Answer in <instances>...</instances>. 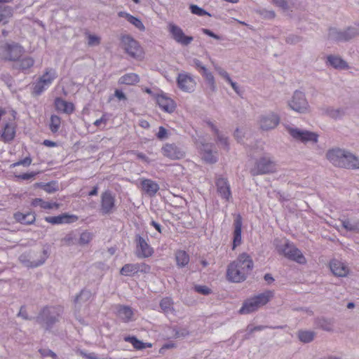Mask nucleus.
<instances>
[{"label": "nucleus", "instance_id": "obj_59", "mask_svg": "<svg viewBox=\"0 0 359 359\" xmlns=\"http://www.w3.org/2000/svg\"><path fill=\"white\" fill-rule=\"evenodd\" d=\"M43 144L48 147H54L57 146V143L51 140H45L43 142Z\"/></svg>", "mask_w": 359, "mask_h": 359}, {"label": "nucleus", "instance_id": "obj_11", "mask_svg": "<svg viewBox=\"0 0 359 359\" xmlns=\"http://www.w3.org/2000/svg\"><path fill=\"white\" fill-rule=\"evenodd\" d=\"M151 266L146 263L126 264L120 270V273L125 276H133L138 273H149Z\"/></svg>", "mask_w": 359, "mask_h": 359}, {"label": "nucleus", "instance_id": "obj_64", "mask_svg": "<svg viewBox=\"0 0 359 359\" xmlns=\"http://www.w3.org/2000/svg\"><path fill=\"white\" fill-rule=\"evenodd\" d=\"M264 279L266 281L269 282V283H271L273 280V277L271 276V274L269 273H266L265 276H264Z\"/></svg>", "mask_w": 359, "mask_h": 359}, {"label": "nucleus", "instance_id": "obj_23", "mask_svg": "<svg viewBox=\"0 0 359 359\" xmlns=\"http://www.w3.org/2000/svg\"><path fill=\"white\" fill-rule=\"evenodd\" d=\"M141 189L149 196H154L159 190L158 184L150 179L140 180Z\"/></svg>", "mask_w": 359, "mask_h": 359}, {"label": "nucleus", "instance_id": "obj_52", "mask_svg": "<svg viewBox=\"0 0 359 359\" xmlns=\"http://www.w3.org/2000/svg\"><path fill=\"white\" fill-rule=\"evenodd\" d=\"M100 39L95 35L90 34L88 36V44L90 46L97 45L100 43Z\"/></svg>", "mask_w": 359, "mask_h": 359}, {"label": "nucleus", "instance_id": "obj_48", "mask_svg": "<svg viewBox=\"0 0 359 359\" xmlns=\"http://www.w3.org/2000/svg\"><path fill=\"white\" fill-rule=\"evenodd\" d=\"M36 175V172H31L23 174L15 175V177L19 180H29L30 179L34 178Z\"/></svg>", "mask_w": 359, "mask_h": 359}, {"label": "nucleus", "instance_id": "obj_38", "mask_svg": "<svg viewBox=\"0 0 359 359\" xmlns=\"http://www.w3.org/2000/svg\"><path fill=\"white\" fill-rule=\"evenodd\" d=\"M61 126V118L57 115H51L49 122V128L53 133H56Z\"/></svg>", "mask_w": 359, "mask_h": 359}, {"label": "nucleus", "instance_id": "obj_63", "mask_svg": "<svg viewBox=\"0 0 359 359\" xmlns=\"http://www.w3.org/2000/svg\"><path fill=\"white\" fill-rule=\"evenodd\" d=\"M97 191H98V187H94L93 189L89 192L88 195L90 196H95L97 194Z\"/></svg>", "mask_w": 359, "mask_h": 359}, {"label": "nucleus", "instance_id": "obj_44", "mask_svg": "<svg viewBox=\"0 0 359 359\" xmlns=\"http://www.w3.org/2000/svg\"><path fill=\"white\" fill-rule=\"evenodd\" d=\"M343 226L349 231H359V222L352 223L349 220H344L343 222Z\"/></svg>", "mask_w": 359, "mask_h": 359}, {"label": "nucleus", "instance_id": "obj_15", "mask_svg": "<svg viewBox=\"0 0 359 359\" xmlns=\"http://www.w3.org/2000/svg\"><path fill=\"white\" fill-rule=\"evenodd\" d=\"M155 100L156 104L165 112L172 113L176 108L175 102L166 95L165 93H159L156 95Z\"/></svg>", "mask_w": 359, "mask_h": 359}, {"label": "nucleus", "instance_id": "obj_42", "mask_svg": "<svg viewBox=\"0 0 359 359\" xmlns=\"http://www.w3.org/2000/svg\"><path fill=\"white\" fill-rule=\"evenodd\" d=\"M37 186H40L48 194H53L58 190V186L54 182H48L45 184H36Z\"/></svg>", "mask_w": 359, "mask_h": 359}, {"label": "nucleus", "instance_id": "obj_55", "mask_svg": "<svg viewBox=\"0 0 359 359\" xmlns=\"http://www.w3.org/2000/svg\"><path fill=\"white\" fill-rule=\"evenodd\" d=\"M202 32L203 33H204L205 34L209 36H211L215 39H220L221 37L217 34H215V33H213L211 30L208 29H202Z\"/></svg>", "mask_w": 359, "mask_h": 359}, {"label": "nucleus", "instance_id": "obj_39", "mask_svg": "<svg viewBox=\"0 0 359 359\" xmlns=\"http://www.w3.org/2000/svg\"><path fill=\"white\" fill-rule=\"evenodd\" d=\"M315 337V333L312 331L300 330L298 332L299 339L304 343H309L313 341Z\"/></svg>", "mask_w": 359, "mask_h": 359}, {"label": "nucleus", "instance_id": "obj_40", "mask_svg": "<svg viewBox=\"0 0 359 359\" xmlns=\"http://www.w3.org/2000/svg\"><path fill=\"white\" fill-rule=\"evenodd\" d=\"M353 32L351 29H348L344 32H338L333 38L337 41H346L350 39L353 36Z\"/></svg>", "mask_w": 359, "mask_h": 359}, {"label": "nucleus", "instance_id": "obj_28", "mask_svg": "<svg viewBox=\"0 0 359 359\" xmlns=\"http://www.w3.org/2000/svg\"><path fill=\"white\" fill-rule=\"evenodd\" d=\"M133 314V309L129 306L119 305L117 307L116 315L124 323L132 320Z\"/></svg>", "mask_w": 359, "mask_h": 359}, {"label": "nucleus", "instance_id": "obj_31", "mask_svg": "<svg viewBox=\"0 0 359 359\" xmlns=\"http://www.w3.org/2000/svg\"><path fill=\"white\" fill-rule=\"evenodd\" d=\"M124 341L130 343L136 350H142L153 346L151 343H144L135 336H126L124 337Z\"/></svg>", "mask_w": 359, "mask_h": 359}, {"label": "nucleus", "instance_id": "obj_6", "mask_svg": "<svg viewBox=\"0 0 359 359\" xmlns=\"http://www.w3.org/2000/svg\"><path fill=\"white\" fill-rule=\"evenodd\" d=\"M121 46L125 51L133 58L142 60L144 57V50L139 43L129 36L121 38Z\"/></svg>", "mask_w": 359, "mask_h": 359}, {"label": "nucleus", "instance_id": "obj_32", "mask_svg": "<svg viewBox=\"0 0 359 359\" xmlns=\"http://www.w3.org/2000/svg\"><path fill=\"white\" fill-rule=\"evenodd\" d=\"M140 81L139 76L135 73L126 74L118 79V83L121 85L133 86Z\"/></svg>", "mask_w": 359, "mask_h": 359}, {"label": "nucleus", "instance_id": "obj_1", "mask_svg": "<svg viewBox=\"0 0 359 359\" xmlns=\"http://www.w3.org/2000/svg\"><path fill=\"white\" fill-rule=\"evenodd\" d=\"M252 268L253 262L250 256L247 253H242L228 266L226 278L231 282L241 283L246 279Z\"/></svg>", "mask_w": 359, "mask_h": 359}, {"label": "nucleus", "instance_id": "obj_61", "mask_svg": "<svg viewBox=\"0 0 359 359\" xmlns=\"http://www.w3.org/2000/svg\"><path fill=\"white\" fill-rule=\"evenodd\" d=\"M151 225L154 226L159 233H161V226L158 223L152 220L151 222Z\"/></svg>", "mask_w": 359, "mask_h": 359}, {"label": "nucleus", "instance_id": "obj_50", "mask_svg": "<svg viewBox=\"0 0 359 359\" xmlns=\"http://www.w3.org/2000/svg\"><path fill=\"white\" fill-rule=\"evenodd\" d=\"M32 158L30 157H25L24 159L20 160L16 163H13L11 167H15L20 165H22L25 167H28L32 163Z\"/></svg>", "mask_w": 359, "mask_h": 359}, {"label": "nucleus", "instance_id": "obj_49", "mask_svg": "<svg viewBox=\"0 0 359 359\" xmlns=\"http://www.w3.org/2000/svg\"><path fill=\"white\" fill-rule=\"evenodd\" d=\"M109 120V115L107 113H104L100 118L97 119L93 123V125L96 127H99L101 124L106 125Z\"/></svg>", "mask_w": 359, "mask_h": 359}, {"label": "nucleus", "instance_id": "obj_8", "mask_svg": "<svg viewBox=\"0 0 359 359\" xmlns=\"http://www.w3.org/2000/svg\"><path fill=\"white\" fill-rule=\"evenodd\" d=\"M277 249L280 254L283 255L286 258L290 260L301 264L306 262V259L302 252L289 242H285L283 248H278Z\"/></svg>", "mask_w": 359, "mask_h": 359}, {"label": "nucleus", "instance_id": "obj_62", "mask_svg": "<svg viewBox=\"0 0 359 359\" xmlns=\"http://www.w3.org/2000/svg\"><path fill=\"white\" fill-rule=\"evenodd\" d=\"M18 316H22V318L27 319V316L26 314V312H25V306H22L20 309V311L18 313Z\"/></svg>", "mask_w": 359, "mask_h": 359}, {"label": "nucleus", "instance_id": "obj_47", "mask_svg": "<svg viewBox=\"0 0 359 359\" xmlns=\"http://www.w3.org/2000/svg\"><path fill=\"white\" fill-rule=\"evenodd\" d=\"M219 74L226 80V81H228L231 84V86H232L233 90L237 93H239L238 90V87L236 86V83L231 80V79L230 78L229 74L226 72H225V71H221L219 72Z\"/></svg>", "mask_w": 359, "mask_h": 359}, {"label": "nucleus", "instance_id": "obj_45", "mask_svg": "<svg viewBox=\"0 0 359 359\" xmlns=\"http://www.w3.org/2000/svg\"><path fill=\"white\" fill-rule=\"evenodd\" d=\"M92 233L88 231L83 232L79 238V243L81 245L87 244L92 240Z\"/></svg>", "mask_w": 359, "mask_h": 359}, {"label": "nucleus", "instance_id": "obj_21", "mask_svg": "<svg viewBox=\"0 0 359 359\" xmlns=\"http://www.w3.org/2000/svg\"><path fill=\"white\" fill-rule=\"evenodd\" d=\"M179 88L185 92H192L196 86V82L192 77L188 74H181L177 77Z\"/></svg>", "mask_w": 359, "mask_h": 359}, {"label": "nucleus", "instance_id": "obj_13", "mask_svg": "<svg viewBox=\"0 0 359 359\" xmlns=\"http://www.w3.org/2000/svg\"><path fill=\"white\" fill-rule=\"evenodd\" d=\"M115 209V197L109 191H105L102 194L100 201V212L103 215L113 212Z\"/></svg>", "mask_w": 359, "mask_h": 359}, {"label": "nucleus", "instance_id": "obj_53", "mask_svg": "<svg viewBox=\"0 0 359 359\" xmlns=\"http://www.w3.org/2000/svg\"><path fill=\"white\" fill-rule=\"evenodd\" d=\"M156 136L159 140L164 139L167 137V130L164 127L160 126Z\"/></svg>", "mask_w": 359, "mask_h": 359}, {"label": "nucleus", "instance_id": "obj_46", "mask_svg": "<svg viewBox=\"0 0 359 359\" xmlns=\"http://www.w3.org/2000/svg\"><path fill=\"white\" fill-rule=\"evenodd\" d=\"M190 10L193 14L197 15L198 16H203L208 14L205 10L196 5H191Z\"/></svg>", "mask_w": 359, "mask_h": 359}, {"label": "nucleus", "instance_id": "obj_2", "mask_svg": "<svg viewBox=\"0 0 359 359\" xmlns=\"http://www.w3.org/2000/svg\"><path fill=\"white\" fill-rule=\"evenodd\" d=\"M327 158L337 167L359 168V160L354 155L339 149L329 150Z\"/></svg>", "mask_w": 359, "mask_h": 359}, {"label": "nucleus", "instance_id": "obj_34", "mask_svg": "<svg viewBox=\"0 0 359 359\" xmlns=\"http://www.w3.org/2000/svg\"><path fill=\"white\" fill-rule=\"evenodd\" d=\"M175 259L178 266L183 267L189 262V255L184 250H177L175 252Z\"/></svg>", "mask_w": 359, "mask_h": 359}, {"label": "nucleus", "instance_id": "obj_43", "mask_svg": "<svg viewBox=\"0 0 359 359\" xmlns=\"http://www.w3.org/2000/svg\"><path fill=\"white\" fill-rule=\"evenodd\" d=\"M13 15V9L10 6L0 7V22L5 18H11Z\"/></svg>", "mask_w": 359, "mask_h": 359}, {"label": "nucleus", "instance_id": "obj_30", "mask_svg": "<svg viewBox=\"0 0 359 359\" xmlns=\"http://www.w3.org/2000/svg\"><path fill=\"white\" fill-rule=\"evenodd\" d=\"M16 62V68L19 70L26 72L30 68H32L34 65V60L31 56H25L22 57L19 61Z\"/></svg>", "mask_w": 359, "mask_h": 359}, {"label": "nucleus", "instance_id": "obj_51", "mask_svg": "<svg viewBox=\"0 0 359 359\" xmlns=\"http://www.w3.org/2000/svg\"><path fill=\"white\" fill-rule=\"evenodd\" d=\"M196 290L203 294H208L210 293V289L206 286L198 285L195 287Z\"/></svg>", "mask_w": 359, "mask_h": 359}, {"label": "nucleus", "instance_id": "obj_60", "mask_svg": "<svg viewBox=\"0 0 359 359\" xmlns=\"http://www.w3.org/2000/svg\"><path fill=\"white\" fill-rule=\"evenodd\" d=\"M174 347H175V344H173V343L165 344L161 348V349L159 350V353H163V351L164 349H169V348H172Z\"/></svg>", "mask_w": 359, "mask_h": 359}, {"label": "nucleus", "instance_id": "obj_58", "mask_svg": "<svg viewBox=\"0 0 359 359\" xmlns=\"http://www.w3.org/2000/svg\"><path fill=\"white\" fill-rule=\"evenodd\" d=\"M139 126L144 129H147L150 127L149 123L147 120L144 119L140 121Z\"/></svg>", "mask_w": 359, "mask_h": 359}, {"label": "nucleus", "instance_id": "obj_10", "mask_svg": "<svg viewBox=\"0 0 359 359\" xmlns=\"http://www.w3.org/2000/svg\"><path fill=\"white\" fill-rule=\"evenodd\" d=\"M276 164L273 161L268 158L263 157L255 163V167L251 169L250 172L255 176L273 172L276 171Z\"/></svg>", "mask_w": 359, "mask_h": 359}, {"label": "nucleus", "instance_id": "obj_56", "mask_svg": "<svg viewBox=\"0 0 359 359\" xmlns=\"http://www.w3.org/2000/svg\"><path fill=\"white\" fill-rule=\"evenodd\" d=\"M114 95L118 100H126L125 94L120 90H116Z\"/></svg>", "mask_w": 359, "mask_h": 359}, {"label": "nucleus", "instance_id": "obj_20", "mask_svg": "<svg viewBox=\"0 0 359 359\" xmlns=\"http://www.w3.org/2000/svg\"><path fill=\"white\" fill-rule=\"evenodd\" d=\"M78 220V217L74 215L64 213L57 216L46 217L45 221L51 224H70Z\"/></svg>", "mask_w": 359, "mask_h": 359}, {"label": "nucleus", "instance_id": "obj_9", "mask_svg": "<svg viewBox=\"0 0 359 359\" xmlns=\"http://www.w3.org/2000/svg\"><path fill=\"white\" fill-rule=\"evenodd\" d=\"M63 309L61 306L46 307L40 313L39 319L44 322L48 328L57 321Z\"/></svg>", "mask_w": 359, "mask_h": 359}, {"label": "nucleus", "instance_id": "obj_41", "mask_svg": "<svg viewBox=\"0 0 359 359\" xmlns=\"http://www.w3.org/2000/svg\"><path fill=\"white\" fill-rule=\"evenodd\" d=\"M173 302L169 297H165L161 299L160 306L165 313H168L172 309Z\"/></svg>", "mask_w": 359, "mask_h": 359}, {"label": "nucleus", "instance_id": "obj_33", "mask_svg": "<svg viewBox=\"0 0 359 359\" xmlns=\"http://www.w3.org/2000/svg\"><path fill=\"white\" fill-rule=\"evenodd\" d=\"M118 15L120 17L125 18L130 24L134 25L136 28H137L140 31L145 30L144 25H143L142 21L139 18H137L128 13H126V12H120L118 13Z\"/></svg>", "mask_w": 359, "mask_h": 359}, {"label": "nucleus", "instance_id": "obj_14", "mask_svg": "<svg viewBox=\"0 0 359 359\" xmlns=\"http://www.w3.org/2000/svg\"><path fill=\"white\" fill-rule=\"evenodd\" d=\"M136 255L140 258H148L153 255L154 249L147 241L140 236H136Z\"/></svg>", "mask_w": 359, "mask_h": 359}, {"label": "nucleus", "instance_id": "obj_29", "mask_svg": "<svg viewBox=\"0 0 359 359\" xmlns=\"http://www.w3.org/2000/svg\"><path fill=\"white\" fill-rule=\"evenodd\" d=\"M31 205L32 207H40L43 210H52V209H58L60 208V204L55 202H48L45 201L42 198H34L31 201Z\"/></svg>", "mask_w": 359, "mask_h": 359}, {"label": "nucleus", "instance_id": "obj_3", "mask_svg": "<svg viewBox=\"0 0 359 359\" xmlns=\"http://www.w3.org/2000/svg\"><path fill=\"white\" fill-rule=\"evenodd\" d=\"M15 119L16 112L15 111L0 107V121L1 120L4 121L1 137L5 142L12 141L15 137L17 128Z\"/></svg>", "mask_w": 359, "mask_h": 359}, {"label": "nucleus", "instance_id": "obj_17", "mask_svg": "<svg viewBox=\"0 0 359 359\" xmlns=\"http://www.w3.org/2000/svg\"><path fill=\"white\" fill-rule=\"evenodd\" d=\"M163 155L171 160H179L184 156V152L175 144H165L161 149Z\"/></svg>", "mask_w": 359, "mask_h": 359}, {"label": "nucleus", "instance_id": "obj_27", "mask_svg": "<svg viewBox=\"0 0 359 359\" xmlns=\"http://www.w3.org/2000/svg\"><path fill=\"white\" fill-rule=\"evenodd\" d=\"M279 123V117L276 114H271L269 116L262 117L260 120V128L267 130L276 128Z\"/></svg>", "mask_w": 359, "mask_h": 359}, {"label": "nucleus", "instance_id": "obj_22", "mask_svg": "<svg viewBox=\"0 0 359 359\" xmlns=\"http://www.w3.org/2000/svg\"><path fill=\"white\" fill-rule=\"evenodd\" d=\"M55 110L58 112L72 114L74 110V104L71 102H67L61 97H56L54 101Z\"/></svg>", "mask_w": 359, "mask_h": 359}, {"label": "nucleus", "instance_id": "obj_12", "mask_svg": "<svg viewBox=\"0 0 359 359\" xmlns=\"http://www.w3.org/2000/svg\"><path fill=\"white\" fill-rule=\"evenodd\" d=\"M168 30L174 40L183 46H187L194 40L192 36H186L183 30L175 24L168 25Z\"/></svg>", "mask_w": 359, "mask_h": 359}, {"label": "nucleus", "instance_id": "obj_25", "mask_svg": "<svg viewBox=\"0 0 359 359\" xmlns=\"http://www.w3.org/2000/svg\"><path fill=\"white\" fill-rule=\"evenodd\" d=\"M332 272L337 276L344 277L348 273V266L341 261L333 259L330 263Z\"/></svg>", "mask_w": 359, "mask_h": 359}, {"label": "nucleus", "instance_id": "obj_24", "mask_svg": "<svg viewBox=\"0 0 359 359\" xmlns=\"http://www.w3.org/2000/svg\"><path fill=\"white\" fill-rule=\"evenodd\" d=\"M233 249L241 244V231H242V217L240 215H237L233 222Z\"/></svg>", "mask_w": 359, "mask_h": 359}, {"label": "nucleus", "instance_id": "obj_19", "mask_svg": "<svg viewBox=\"0 0 359 359\" xmlns=\"http://www.w3.org/2000/svg\"><path fill=\"white\" fill-rule=\"evenodd\" d=\"M289 133L294 139L303 142L309 141L316 142L318 140V135L314 133L300 130L297 128H289Z\"/></svg>", "mask_w": 359, "mask_h": 359}, {"label": "nucleus", "instance_id": "obj_7", "mask_svg": "<svg viewBox=\"0 0 359 359\" xmlns=\"http://www.w3.org/2000/svg\"><path fill=\"white\" fill-rule=\"evenodd\" d=\"M57 76V72L54 69H46L43 74L35 83L34 86V93L36 95H40L51 85Z\"/></svg>", "mask_w": 359, "mask_h": 359}, {"label": "nucleus", "instance_id": "obj_57", "mask_svg": "<svg viewBox=\"0 0 359 359\" xmlns=\"http://www.w3.org/2000/svg\"><path fill=\"white\" fill-rule=\"evenodd\" d=\"M274 4L283 8H285L287 7V2L285 0H274Z\"/></svg>", "mask_w": 359, "mask_h": 359}, {"label": "nucleus", "instance_id": "obj_54", "mask_svg": "<svg viewBox=\"0 0 359 359\" xmlns=\"http://www.w3.org/2000/svg\"><path fill=\"white\" fill-rule=\"evenodd\" d=\"M319 323H320V327H322L323 330H327V331L331 330L332 325L330 322H328L325 320H322Z\"/></svg>", "mask_w": 359, "mask_h": 359}, {"label": "nucleus", "instance_id": "obj_37", "mask_svg": "<svg viewBox=\"0 0 359 359\" xmlns=\"http://www.w3.org/2000/svg\"><path fill=\"white\" fill-rule=\"evenodd\" d=\"M208 147V145H203V148H201L202 158L207 163H215L217 160V158L210 149H206Z\"/></svg>", "mask_w": 359, "mask_h": 359}, {"label": "nucleus", "instance_id": "obj_5", "mask_svg": "<svg viewBox=\"0 0 359 359\" xmlns=\"http://www.w3.org/2000/svg\"><path fill=\"white\" fill-rule=\"evenodd\" d=\"M273 297L271 291H266L262 294L247 299L241 308L239 313L246 314L257 310L259 307L266 304Z\"/></svg>", "mask_w": 359, "mask_h": 359}, {"label": "nucleus", "instance_id": "obj_26", "mask_svg": "<svg viewBox=\"0 0 359 359\" xmlns=\"http://www.w3.org/2000/svg\"><path fill=\"white\" fill-rule=\"evenodd\" d=\"M13 218L18 223L24 225H29L35 222L36 215L32 212H28L27 213L16 212L13 214Z\"/></svg>", "mask_w": 359, "mask_h": 359}, {"label": "nucleus", "instance_id": "obj_4", "mask_svg": "<svg viewBox=\"0 0 359 359\" xmlns=\"http://www.w3.org/2000/svg\"><path fill=\"white\" fill-rule=\"evenodd\" d=\"M25 50L16 42H7L0 46V59L8 62H17L24 55Z\"/></svg>", "mask_w": 359, "mask_h": 359}, {"label": "nucleus", "instance_id": "obj_35", "mask_svg": "<svg viewBox=\"0 0 359 359\" xmlns=\"http://www.w3.org/2000/svg\"><path fill=\"white\" fill-rule=\"evenodd\" d=\"M196 65L200 68L201 72L203 76L205 77V80L208 82L210 87L215 88V79L212 73L209 72L208 69L203 65H201L200 62H196Z\"/></svg>", "mask_w": 359, "mask_h": 359}, {"label": "nucleus", "instance_id": "obj_36", "mask_svg": "<svg viewBox=\"0 0 359 359\" xmlns=\"http://www.w3.org/2000/svg\"><path fill=\"white\" fill-rule=\"evenodd\" d=\"M327 62L331 66L336 69H344L347 67L346 63L340 57L330 55L327 57Z\"/></svg>", "mask_w": 359, "mask_h": 359}, {"label": "nucleus", "instance_id": "obj_18", "mask_svg": "<svg viewBox=\"0 0 359 359\" xmlns=\"http://www.w3.org/2000/svg\"><path fill=\"white\" fill-rule=\"evenodd\" d=\"M217 193L221 198L226 201H229L231 198V191L230 184L227 179L218 177L215 182Z\"/></svg>", "mask_w": 359, "mask_h": 359}, {"label": "nucleus", "instance_id": "obj_16", "mask_svg": "<svg viewBox=\"0 0 359 359\" xmlns=\"http://www.w3.org/2000/svg\"><path fill=\"white\" fill-rule=\"evenodd\" d=\"M289 104L292 109L299 113H304L308 109V102L304 95L299 91L294 93Z\"/></svg>", "mask_w": 359, "mask_h": 359}]
</instances>
